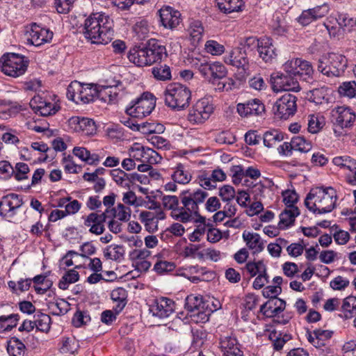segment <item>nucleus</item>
Here are the masks:
<instances>
[{"label":"nucleus","mask_w":356,"mask_h":356,"mask_svg":"<svg viewBox=\"0 0 356 356\" xmlns=\"http://www.w3.org/2000/svg\"><path fill=\"white\" fill-rule=\"evenodd\" d=\"M155 63L162 60L163 56H166L165 47L161 45L157 41L149 40L147 44Z\"/></svg>","instance_id":"de8ad7c7"},{"label":"nucleus","mask_w":356,"mask_h":356,"mask_svg":"<svg viewBox=\"0 0 356 356\" xmlns=\"http://www.w3.org/2000/svg\"><path fill=\"white\" fill-rule=\"evenodd\" d=\"M19 320L17 314H10L0 316V332L11 330L17 325Z\"/></svg>","instance_id":"37998d69"},{"label":"nucleus","mask_w":356,"mask_h":356,"mask_svg":"<svg viewBox=\"0 0 356 356\" xmlns=\"http://www.w3.org/2000/svg\"><path fill=\"white\" fill-rule=\"evenodd\" d=\"M296 100L293 95L286 93L282 95L273 106L275 115L285 120L293 115L297 110Z\"/></svg>","instance_id":"9b49d317"},{"label":"nucleus","mask_w":356,"mask_h":356,"mask_svg":"<svg viewBox=\"0 0 356 356\" xmlns=\"http://www.w3.org/2000/svg\"><path fill=\"white\" fill-rule=\"evenodd\" d=\"M243 238L248 248L252 250L254 254L261 252L264 248L263 241L257 233L245 231L243 233Z\"/></svg>","instance_id":"7c9ffc66"},{"label":"nucleus","mask_w":356,"mask_h":356,"mask_svg":"<svg viewBox=\"0 0 356 356\" xmlns=\"http://www.w3.org/2000/svg\"><path fill=\"white\" fill-rule=\"evenodd\" d=\"M337 22L344 31H350L356 26V20L350 17L347 14H339Z\"/></svg>","instance_id":"052dcab7"},{"label":"nucleus","mask_w":356,"mask_h":356,"mask_svg":"<svg viewBox=\"0 0 356 356\" xmlns=\"http://www.w3.org/2000/svg\"><path fill=\"white\" fill-rule=\"evenodd\" d=\"M29 104L35 113H39L42 116L54 115L60 108L56 104L47 101L40 96L33 97Z\"/></svg>","instance_id":"4be33fe9"},{"label":"nucleus","mask_w":356,"mask_h":356,"mask_svg":"<svg viewBox=\"0 0 356 356\" xmlns=\"http://www.w3.org/2000/svg\"><path fill=\"white\" fill-rule=\"evenodd\" d=\"M2 72L10 76L17 77L23 74L26 70L27 61L24 57L17 54L8 53L0 58Z\"/></svg>","instance_id":"6e6552de"},{"label":"nucleus","mask_w":356,"mask_h":356,"mask_svg":"<svg viewBox=\"0 0 356 356\" xmlns=\"http://www.w3.org/2000/svg\"><path fill=\"white\" fill-rule=\"evenodd\" d=\"M272 29L275 34L284 35L289 32V26L284 18L277 16L272 24Z\"/></svg>","instance_id":"0e129e2a"},{"label":"nucleus","mask_w":356,"mask_h":356,"mask_svg":"<svg viewBox=\"0 0 356 356\" xmlns=\"http://www.w3.org/2000/svg\"><path fill=\"white\" fill-rule=\"evenodd\" d=\"M124 91L122 83L118 81L114 86H97V95L95 99H99L100 101L107 104H115L123 96Z\"/></svg>","instance_id":"f8f14e48"},{"label":"nucleus","mask_w":356,"mask_h":356,"mask_svg":"<svg viewBox=\"0 0 356 356\" xmlns=\"http://www.w3.org/2000/svg\"><path fill=\"white\" fill-rule=\"evenodd\" d=\"M35 324L37 330L47 332L50 329L51 317L45 314L40 313L34 316Z\"/></svg>","instance_id":"603ef678"},{"label":"nucleus","mask_w":356,"mask_h":356,"mask_svg":"<svg viewBox=\"0 0 356 356\" xmlns=\"http://www.w3.org/2000/svg\"><path fill=\"white\" fill-rule=\"evenodd\" d=\"M218 8L224 13H231L241 10L243 0H216Z\"/></svg>","instance_id":"c9c22d12"},{"label":"nucleus","mask_w":356,"mask_h":356,"mask_svg":"<svg viewBox=\"0 0 356 356\" xmlns=\"http://www.w3.org/2000/svg\"><path fill=\"white\" fill-rule=\"evenodd\" d=\"M327 95V88L321 87L309 90L307 93V97L311 102L316 104H321Z\"/></svg>","instance_id":"3c124183"},{"label":"nucleus","mask_w":356,"mask_h":356,"mask_svg":"<svg viewBox=\"0 0 356 356\" xmlns=\"http://www.w3.org/2000/svg\"><path fill=\"white\" fill-rule=\"evenodd\" d=\"M165 131L163 124L158 122H143L140 124L139 131L141 134L148 136L160 134Z\"/></svg>","instance_id":"4c0bfd02"},{"label":"nucleus","mask_w":356,"mask_h":356,"mask_svg":"<svg viewBox=\"0 0 356 356\" xmlns=\"http://www.w3.org/2000/svg\"><path fill=\"white\" fill-rule=\"evenodd\" d=\"M339 93L345 97H356V82L354 81L343 82L338 88Z\"/></svg>","instance_id":"680f3d73"},{"label":"nucleus","mask_w":356,"mask_h":356,"mask_svg":"<svg viewBox=\"0 0 356 356\" xmlns=\"http://www.w3.org/2000/svg\"><path fill=\"white\" fill-rule=\"evenodd\" d=\"M179 197H177L175 195H165L162 198V203L163 207L172 211V217L173 219L179 221L180 220L177 218L179 216V213L181 212V207H179Z\"/></svg>","instance_id":"72a5a7b5"},{"label":"nucleus","mask_w":356,"mask_h":356,"mask_svg":"<svg viewBox=\"0 0 356 356\" xmlns=\"http://www.w3.org/2000/svg\"><path fill=\"white\" fill-rule=\"evenodd\" d=\"M78 348V343L74 338L64 337L61 341L60 350L63 353H74Z\"/></svg>","instance_id":"e2e57ef3"},{"label":"nucleus","mask_w":356,"mask_h":356,"mask_svg":"<svg viewBox=\"0 0 356 356\" xmlns=\"http://www.w3.org/2000/svg\"><path fill=\"white\" fill-rule=\"evenodd\" d=\"M131 209L122 203L118 204L115 207L110 210L109 217H112L121 222H128L131 218Z\"/></svg>","instance_id":"f704fd0d"},{"label":"nucleus","mask_w":356,"mask_h":356,"mask_svg":"<svg viewBox=\"0 0 356 356\" xmlns=\"http://www.w3.org/2000/svg\"><path fill=\"white\" fill-rule=\"evenodd\" d=\"M258 52L260 58L266 63L272 62L277 56L272 39L267 37L261 38Z\"/></svg>","instance_id":"c85d7f7f"},{"label":"nucleus","mask_w":356,"mask_h":356,"mask_svg":"<svg viewBox=\"0 0 356 356\" xmlns=\"http://www.w3.org/2000/svg\"><path fill=\"white\" fill-rule=\"evenodd\" d=\"M165 104L175 111L187 108L191 99L190 89L179 83L169 84L164 91Z\"/></svg>","instance_id":"20e7f679"},{"label":"nucleus","mask_w":356,"mask_h":356,"mask_svg":"<svg viewBox=\"0 0 356 356\" xmlns=\"http://www.w3.org/2000/svg\"><path fill=\"white\" fill-rule=\"evenodd\" d=\"M332 116L334 125L341 129L352 127L356 119L353 110L345 106H339L333 110Z\"/></svg>","instance_id":"dca6fc26"},{"label":"nucleus","mask_w":356,"mask_h":356,"mask_svg":"<svg viewBox=\"0 0 356 356\" xmlns=\"http://www.w3.org/2000/svg\"><path fill=\"white\" fill-rule=\"evenodd\" d=\"M129 156L134 160L142 163H154L156 162L157 153L151 148H145L138 144H135L129 149Z\"/></svg>","instance_id":"bb28decb"},{"label":"nucleus","mask_w":356,"mask_h":356,"mask_svg":"<svg viewBox=\"0 0 356 356\" xmlns=\"http://www.w3.org/2000/svg\"><path fill=\"white\" fill-rule=\"evenodd\" d=\"M195 182L204 190H212L216 187V184H214L210 174L206 171L200 172L197 175Z\"/></svg>","instance_id":"09e8293b"},{"label":"nucleus","mask_w":356,"mask_h":356,"mask_svg":"<svg viewBox=\"0 0 356 356\" xmlns=\"http://www.w3.org/2000/svg\"><path fill=\"white\" fill-rule=\"evenodd\" d=\"M155 105L156 101L154 96L150 93L145 92L133 105L126 109V112L133 118H143L152 113Z\"/></svg>","instance_id":"9d476101"},{"label":"nucleus","mask_w":356,"mask_h":356,"mask_svg":"<svg viewBox=\"0 0 356 356\" xmlns=\"http://www.w3.org/2000/svg\"><path fill=\"white\" fill-rule=\"evenodd\" d=\"M68 126L72 131L85 135H92L96 131L95 122L88 118L73 116L69 119Z\"/></svg>","instance_id":"412c9836"},{"label":"nucleus","mask_w":356,"mask_h":356,"mask_svg":"<svg viewBox=\"0 0 356 356\" xmlns=\"http://www.w3.org/2000/svg\"><path fill=\"white\" fill-rule=\"evenodd\" d=\"M223 60L226 64L241 70L243 73L249 71V59L245 50H243L242 47L233 48L225 55Z\"/></svg>","instance_id":"ddd939ff"},{"label":"nucleus","mask_w":356,"mask_h":356,"mask_svg":"<svg viewBox=\"0 0 356 356\" xmlns=\"http://www.w3.org/2000/svg\"><path fill=\"white\" fill-rule=\"evenodd\" d=\"M111 298L114 302H117L113 309L118 314L126 305V291L123 288H117L112 291Z\"/></svg>","instance_id":"58836bf2"},{"label":"nucleus","mask_w":356,"mask_h":356,"mask_svg":"<svg viewBox=\"0 0 356 356\" xmlns=\"http://www.w3.org/2000/svg\"><path fill=\"white\" fill-rule=\"evenodd\" d=\"M161 24L170 30L175 29L181 22V13L170 6H164L159 10Z\"/></svg>","instance_id":"5701e85b"},{"label":"nucleus","mask_w":356,"mask_h":356,"mask_svg":"<svg viewBox=\"0 0 356 356\" xmlns=\"http://www.w3.org/2000/svg\"><path fill=\"white\" fill-rule=\"evenodd\" d=\"M175 309V302L165 297H160L154 300L149 307L153 316L160 318L169 317L174 312Z\"/></svg>","instance_id":"a211bd4d"},{"label":"nucleus","mask_w":356,"mask_h":356,"mask_svg":"<svg viewBox=\"0 0 356 356\" xmlns=\"http://www.w3.org/2000/svg\"><path fill=\"white\" fill-rule=\"evenodd\" d=\"M79 274L76 270H68L65 272L60 280L58 283V287L60 289L66 290L70 284L75 283L79 280Z\"/></svg>","instance_id":"c03bdc74"},{"label":"nucleus","mask_w":356,"mask_h":356,"mask_svg":"<svg viewBox=\"0 0 356 356\" xmlns=\"http://www.w3.org/2000/svg\"><path fill=\"white\" fill-rule=\"evenodd\" d=\"M154 78L160 81H166L171 79L170 69L167 65L154 67L152 70Z\"/></svg>","instance_id":"69168bd1"},{"label":"nucleus","mask_w":356,"mask_h":356,"mask_svg":"<svg viewBox=\"0 0 356 356\" xmlns=\"http://www.w3.org/2000/svg\"><path fill=\"white\" fill-rule=\"evenodd\" d=\"M269 339L272 341L274 348L280 350L283 348L285 343L291 339V336L289 334L277 333L275 331L270 333Z\"/></svg>","instance_id":"49530a36"},{"label":"nucleus","mask_w":356,"mask_h":356,"mask_svg":"<svg viewBox=\"0 0 356 356\" xmlns=\"http://www.w3.org/2000/svg\"><path fill=\"white\" fill-rule=\"evenodd\" d=\"M286 307V302L277 297L270 298L260 307V312L268 318L276 317L283 312Z\"/></svg>","instance_id":"cd10ccee"},{"label":"nucleus","mask_w":356,"mask_h":356,"mask_svg":"<svg viewBox=\"0 0 356 356\" xmlns=\"http://www.w3.org/2000/svg\"><path fill=\"white\" fill-rule=\"evenodd\" d=\"M72 152L74 156L90 165L96 164L99 161L98 156L95 154H90V152L85 147H75Z\"/></svg>","instance_id":"ea45409f"},{"label":"nucleus","mask_w":356,"mask_h":356,"mask_svg":"<svg viewBox=\"0 0 356 356\" xmlns=\"http://www.w3.org/2000/svg\"><path fill=\"white\" fill-rule=\"evenodd\" d=\"M337 199V192L332 187H315L307 195L305 204L313 213L324 214L334 209Z\"/></svg>","instance_id":"7ed1b4c3"},{"label":"nucleus","mask_w":356,"mask_h":356,"mask_svg":"<svg viewBox=\"0 0 356 356\" xmlns=\"http://www.w3.org/2000/svg\"><path fill=\"white\" fill-rule=\"evenodd\" d=\"M31 279H21L17 282L9 281L8 286L13 293H19L28 291L31 286Z\"/></svg>","instance_id":"4d7b16f0"},{"label":"nucleus","mask_w":356,"mask_h":356,"mask_svg":"<svg viewBox=\"0 0 356 356\" xmlns=\"http://www.w3.org/2000/svg\"><path fill=\"white\" fill-rule=\"evenodd\" d=\"M341 309L346 318H351L353 314L356 313V297L353 296L346 297L343 301Z\"/></svg>","instance_id":"6e6d98bb"},{"label":"nucleus","mask_w":356,"mask_h":356,"mask_svg":"<svg viewBox=\"0 0 356 356\" xmlns=\"http://www.w3.org/2000/svg\"><path fill=\"white\" fill-rule=\"evenodd\" d=\"M272 84L273 90L276 92H298L300 90L298 81L290 74L277 73L275 76H272Z\"/></svg>","instance_id":"2eb2a0df"},{"label":"nucleus","mask_w":356,"mask_h":356,"mask_svg":"<svg viewBox=\"0 0 356 356\" xmlns=\"http://www.w3.org/2000/svg\"><path fill=\"white\" fill-rule=\"evenodd\" d=\"M264 144L270 148L274 147L277 142L283 140V136L276 130L266 131L263 137Z\"/></svg>","instance_id":"13d9d810"},{"label":"nucleus","mask_w":356,"mask_h":356,"mask_svg":"<svg viewBox=\"0 0 356 356\" xmlns=\"http://www.w3.org/2000/svg\"><path fill=\"white\" fill-rule=\"evenodd\" d=\"M213 112V106L209 98H202L190 109L188 121L193 124H200L207 120Z\"/></svg>","instance_id":"1a4fd4ad"},{"label":"nucleus","mask_w":356,"mask_h":356,"mask_svg":"<svg viewBox=\"0 0 356 356\" xmlns=\"http://www.w3.org/2000/svg\"><path fill=\"white\" fill-rule=\"evenodd\" d=\"M26 346L17 337H12L8 341L7 352L10 356H24Z\"/></svg>","instance_id":"e433bc0d"},{"label":"nucleus","mask_w":356,"mask_h":356,"mask_svg":"<svg viewBox=\"0 0 356 356\" xmlns=\"http://www.w3.org/2000/svg\"><path fill=\"white\" fill-rule=\"evenodd\" d=\"M324 124L323 118L316 115H309L307 118V130L309 133L316 134Z\"/></svg>","instance_id":"8fccbe9b"},{"label":"nucleus","mask_w":356,"mask_h":356,"mask_svg":"<svg viewBox=\"0 0 356 356\" xmlns=\"http://www.w3.org/2000/svg\"><path fill=\"white\" fill-rule=\"evenodd\" d=\"M53 38V32L49 29L33 24L29 32L28 41L33 45L39 47L49 42Z\"/></svg>","instance_id":"a878e982"},{"label":"nucleus","mask_w":356,"mask_h":356,"mask_svg":"<svg viewBox=\"0 0 356 356\" xmlns=\"http://www.w3.org/2000/svg\"><path fill=\"white\" fill-rule=\"evenodd\" d=\"M188 31L193 44L198 43L202 38L204 28L201 22L198 20L193 21L190 23Z\"/></svg>","instance_id":"a19ab883"},{"label":"nucleus","mask_w":356,"mask_h":356,"mask_svg":"<svg viewBox=\"0 0 356 356\" xmlns=\"http://www.w3.org/2000/svg\"><path fill=\"white\" fill-rule=\"evenodd\" d=\"M299 213L298 207H291L285 209L280 214V225H283L285 227L292 225Z\"/></svg>","instance_id":"a18cd8bd"},{"label":"nucleus","mask_w":356,"mask_h":356,"mask_svg":"<svg viewBox=\"0 0 356 356\" xmlns=\"http://www.w3.org/2000/svg\"><path fill=\"white\" fill-rule=\"evenodd\" d=\"M189 64L197 70L201 75L209 82H213L218 79H225L227 70L225 65L220 62L209 63L206 58L200 56L188 58Z\"/></svg>","instance_id":"39448f33"},{"label":"nucleus","mask_w":356,"mask_h":356,"mask_svg":"<svg viewBox=\"0 0 356 356\" xmlns=\"http://www.w3.org/2000/svg\"><path fill=\"white\" fill-rule=\"evenodd\" d=\"M208 197V193L201 188L194 191L184 190L179 194L180 202L182 204L179 216L180 222H204V218L200 216L199 205L202 204Z\"/></svg>","instance_id":"f03ea898"},{"label":"nucleus","mask_w":356,"mask_h":356,"mask_svg":"<svg viewBox=\"0 0 356 356\" xmlns=\"http://www.w3.org/2000/svg\"><path fill=\"white\" fill-rule=\"evenodd\" d=\"M220 348L223 356H244L241 344L233 335L222 337L220 339Z\"/></svg>","instance_id":"b1692460"},{"label":"nucleus","mask_w":356,"mask_h":356,"mask_svg":"<svg viewBox=\"0 0 356 356\" xmlns=\"http://www.w3.org/2000/svg\"><path fill=\"white\" fill-rule=\"evenodd\" d=\"M207 53L213 56H220L225 53V46L214 40H209L204 44Z\"/></svg>","instance_id":"bf43d9fd"},{"label":"nucleus","mask_w":356,"mask_h":356,"mask_svg":"<svg viewBox=\"0 0 356 356\" xmlns=\"http://www.w3.org/2000/svg\"><path fill=\"white\" fill-rule=\"evenodd\" d=\"M90 321V316L87 311L77 310L72 318V323L79 327Z\"/></svg>","instance_id":"774afa93"},{"label":"nucleus","mask_w":356,"mask_h":356,"mask_svg":"<svg viewBox=\"0 0 356 356\" xmlns=\"http://www.w3.org/2000/svg\"><path fill=\"white\" fill-rule=\"evenodd\" d=\"M19 195L10 193L3 196L0 201V215L5 218H12L15 211L22 205Z\"/></svg>","instance_id":"6ab92c4d"},{"label":"nucleus","mask_w":356,"mask_h":356,"mask_svg":"<svg viewBox=\"0 0 356 356\" xmlns=\"http://www.w3.org/2000/svg\"><path fill=\"white\" fill-rule=\"evenodd\" d=\"M113 21L104 13L90 15L84 22V34L92 43L107 44L113 36Z\"/></svg>","instance_id":"f257e3e1"},{"label":"nucleus","mask_w":356,"mask_h":356,"mask_svg":"<svg viewBox=\"0 0 356 356\" xmlns=\"http://www.w3.org/2000/svg\"><path fill=\"white\" fill-rule=\"evenodd\" d=\"M133 31L137 35L138 38L144 39L149 33V29L148 22L145 19H141L137 22L133 26Z\"/></svg>","instance_id":"338daca9"},{"label":"nucleus","mask_w":356,"mask_h":356,"mask_svg":"<svg viewBox=\"0 0 356 356\" xmlns=\"http://www.w3.org/2000/svg\"><path fill=\"white\" fill-rule=\"evenodd\" d=\"M238 113L243 118L261 115L265 111L264 104L259 99H252L236 106Z\"/></svg>","instance_id":"aec40b11"},{"label":"nucleus","mask_w":356,"mask_h":356,"mask_svg":"<svg viewBox=\"0 0 356 356\" xmlns=\"http://www.w3.org/2000/svg\"><path fill=\"white\" fill-rule=\"evenodd\" d=\"M165 218V213L160 209L143 211L139 214V220L144 225L146 230L149 233L156 232L158 230L159 220Z\"/></svg>","instance_id":"f3484780"},{"label":"nucleus","mask_w":356,"mask_h":356,"mask_svg":"<svg viewBox=\"0 0 356 356\" xmlns=\"http://www.w3.org/2000/svg\"><path fill=\"white\" fill-rule=\"evenodd\" d=\"M332 332L321 329H316L308 337L309 341L315 347L319 348L325 345V341L330 339Z\"/></svg>","instance_id":"473e14b6"},{"label":"nucleus","mask_w":356,"mask_h":356,"mask_svg":"<svg viewBox=\"0 0 356 356\" xmlns=\"http://www.w3.org/2000/svg\"><path fill=\"white\" fill-rule=\"evenodd\" d=\"M291 140L294 150H298L301 152H308L312 148V143L309 140H306L304 136H294Z\"/></svg>","instance_id":"864d4df0"},{"label":"nucleus","mask_w":356,"mask_h":356,"mask_svg":"<svg viewBox=\"0 0 356 356\" xmlns=\"http://www.w3.org/2000/svg\"><path fill=\"white\" fill-rule=\"evenodd\" d=\"M129 60L138 66L151 65L155 63L148 45L141 49H133L128 54Z\"/></svg>","instance_id":"393cba45"},{"label":"nucleus","mask_w":356,"mask_h":356,"mask_svg":"<svg viewBox=\"0 0 356 356\" xmlns=\"http://www.w3.org/2000/svg\"><path fill=\"white\" fill-rule=\"evenodd\" d=\"M110 210L106 209L103 213L99 214L95 212L90 213L84 218L83 224L89 228V232L95 235H100L105 231L104 222L109 217Z\"/></svg>","instance_id":"4468645a"},{"label":"nucleus","mask_w":356,"mask_h":356,"mask_svg":"<svg viewBox=\"0 0 356 356\" xmlns=\"http://www.w3.org/2000/svg\"><path fill=\"white\" fill-rule=\"evenodd\" d=\"M245 269L251 277L265 273L266 271V266L263 261H249L245 265Z\"/></svg>","instance_id":"5fc2aeb1"},{"label":"nucleus","mask_w":356,"mask_h":356,"mask_svg":"<svg viewBox=\"0 0 356 356\" xmlns=\"http://www.w3.org/2000/svg\"><path fill=\"white\" fill-rule=\"evenodd\" d=\"M205 303L203 302L202 297L195 295L188 296L186 298L185 308L191 312H200L204 309Z\"/></svg>","instance_id":"79ce46f5"},{"label":"nucleus","mask_w":356,"mask_h":356,"mask_svg":"<svg viewBox=\"0 0 356 356\" xmlns=\"http://www.w3.org/2000/svg\"><path fill=\"white\" fill-rule=\"evenodd\" d=\"M97 85L72 81L67 88V97L76 104H88L95 101Z\"/></svg>","instance_id":"0eeeda50"},{"label":"nucleus","mask_w":356,"mask_h":356,"mask_svg":"<svg viewBox=\"0 0 356 356\" xmlns=\"http://www.w3.org/2000/svg\"><path fill=\"white\" fill-rule=\"evenodd\" d=\"M347 66L348 60L345 56L332 52L318 59L317 69L328 77H339L343 74Z\"/></svg>","instance_id":"423d86ee"},{"label":"nucleus","mask_w":356,"mask_h":356,"mask_svg":"<svg viewBox=\"0 0 356 356\" xmlns=\"http://www.w3.org/2000/svg\"><path fill=\"white\" fill-rule=\"evenodd\" d=\"M110 174L117 185L124 188H129L134 179L133 175L127 174L120 168L111 170Z\"/></svg>","instance_id":"2f4dec72"},{"label":"nucleus","mask_w":356,"mask_h":356,"mask_svg":"<svg viewBox=\"0 0 356 356\" xmlns=\"http://www.w3.org/2000/svg\"><path fill=\"white\" fill-rule=\"evenodd\" d=\"M172 170L171 177L175 183L185 185L191 181L192 174L184 164L178 163Z\"/></svg>","instance_id":"c756f323"}]
</instances>
